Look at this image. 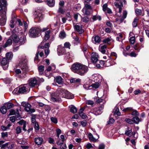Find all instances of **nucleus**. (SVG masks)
Listing matches in <instances>:
<instances>
[{"instance_id": "f3484780", "label": "nucleus", "mask_w": 149, "mask_h": 149, "mask_svg": "<svg viewBox=\"0 0 149 149\" xmlns=\"http://www.w3.org/2000/svg\"><path fill=\"white\" fill-rule=\"evenodd\" d=\"M125 134L130 136H132L133 134L132 129L131 128L127 127L125 131Z\"/></svg>"}, {"instance_id": "20e7f679", "label": "nucleus", "mask_w": 149, "mask_h": 149, "mask_svg": "<svg viewBox=\"0 0 149 149\" xmlns=\"http://www.w3.org/2000/svg\"><path fill=\"white\" fill-rule=\"evenodd\" d=\"M59 94H60V91H58L57 89L55 92L52 93L51 95V101L55 102L60 101V97L59 96Z\"/></svg>"}, {"instance_id": "a19ab883", "label": "nucleus", "mask_w": 149, "mask_h": 149, "mask_svg": "<svg viewBox=\"0 0 149 149\" xmlns=\"http://www.w3.org/2000/svg\"><path fill=\"white\" fill-rule=\"evenodd\" d=\"M135 12L137 15H140L142 13V11L141 9L136 8L135 10Z\"/></svg>"}, {"instance_id": "6e6552de", "label": "nucleus", "mask_w": 149, "mask_h": 149, "mask_svg": "<svg viewBox=\"0 0 149 149\" xmlns=\"http://www.w3.org/2000/svg\"><path fill=\"white\" fill-rule=\"evenodd\" d=\"M6 0H0V11L7 10Z\"/></svg>"}, {"instance_id": "b1692460", "label": "nucleus", "mask_w": 149, "mask_h": 149, "mask_svg": "<svg viewBox=\"0 0 149 149\" xmlns=\"http://www.w3.org/2000/svg\"><path fill=\"white\" fill-rule=\"evenodd\" d=\"M12 43V41L11 39H9L7 40L5 44L3 45V47L5 48L8 46L10 45Z\"/></svg>"}, {"instance_id": "bb28decb", "label": "nucleus", "mask_w": 149, "mask_h": 149, "mask_svg": "<svg viewBox=\"0 0 149 149\" xmlns=\"http://www.w3.org/2000/svg\"><path fill=\"white\" fill-rule=\"evenodd\" d=\"M31 121L32 123L35 124L37 122L36 121V115L35 114H31Z\"/></svg>"}, {"instance_id": "412c9836", "label": "nucleus", "mask_w": 149, "mask_h": 149, "mask_svg": "<svg viewBox=\"0 0 149 149\" xmlns=\"http://www.w3.org/2000/svg\"><path fill=\"white\" fill-rule=\"evenodd\" d=\"M57 144L60 146V148L61 149H66L67 147L65 144L61 142L60 141H58L57 142Z\"/></svg>"}, {"instance_id": "6ab92c4d", "label": "nucleus", "mask_w": 149, "mask_h": 149, "mask_svg": "<svg viewBox=\"0 0 149 149\" xmlns=\"http://www.w3.org/2000/svg\"><path fill=\"white\" fill-rule=\"evenodd\" d=\"M47 4L50 7H53L55 4L54 0H47L46 1Z\"/></svg>"}, {"instance_id": "58836bf2", "label": "nucleus", "mask_w": 149, "mask_h": 149, "mask_svg": "<svg viewBox=\"0 0 149 149\" xmlns=\"http://www.w3.org/2000/svg\"><path fill=\"white\" fill-rule=\"evenodd\" d=\"M70 46L71 45L69 42H66L64 43V46L63 47L64 48V49L65 48H67L70 49Z\"/></svg>"}, {"instance_id": "8fccbe9b", "label": "nucleus", "mask_w": 149, "mask_h": 149, "mask_svg": "<svg viewBox=\"0 0 149 149\" xmlns=\"http://www.w3.org/2000/svg\"><path fill=\"white\" fill-rule=\"evenodd\" d=\"M65 12V10L61 7H60L58 10V12L62 14H63Z\"/></svg>"}, {"instance_id": "de8ad7c7", "label": "nucleus", "mask_w": 149, "mask_h": 149, "mask_svg": "<svg viewBox=\"0 0 149 149\" xmlns=\"http://www.w3.org/2000/svg\"><path fill=\"white\" fill-rule=\"evenodd\" d=\"M67 17V19L69 21H71L72 20L71 16L70 15L69 12L67 13L66 15Z\"/></svg>"}, {"instance_id": "dca6fc26", "label": "nucleus", "mask_w": 149, "mask_h": 149, "mask_svg": "<svg viewBox=\"0 0 149 149\" xmlns=\"http://www.w3.org/2000/svg\"><path fill=\"white\" fill-rule=\"evenodd\" d=\"M97 138H94L92 134L90 133L88 134V137L90 140L93 142H95L97 141V139L99 138V136L98 135H97Z\"/></svg>"}, {"instance_id": "4468645a", "label": "nucleus", "mask_w": 149, "mask_h": 149, "mask_svg": "<svg viewBox=\"0 0 149 149\" xmlns=\"http://www.w3.org/2000/svg\"><path fill=\"white\" fill-rule=\"evenodd\" d=\"M58 91H59L60 94L61 93L62 97L65 98L64 95H67V94L68 93V91L65 90L62 88H59L58 89Z\"/></svg>"}, {"instance_id": "cd10ccee", "label": "nucleus", "mask_w": 149, "mask_h": 149, "mask_svg": "<svg viewBox=\"0 0 149 149\" xmlns=\"http://www.w3.org/2000/svg\"><path fill=\"white\" fill-rule=\"evenodd\" d=\"M139 18L138 17H136L132 23V25L133 27H136L137 26V23Z\"/></svg>"}, {"instance_id": "7ed1b4c3", "label": "nucleus", "mask_w": 149, "mask_h": 149, "mask_svg": "<svg viewBox=\"0 0 149 149\" xmlns=\"http://www.w3.org/2000/svg\"><path fill=\"white\" fill-rule=\"evenodd\" d=\"M6 10L0 11V25L2 26L4 25L6 23Z\"/></svg>"}, {"instance_id": "680f3d73", "label": "nucleus", "mask_w": 149, "mask_h": 149, "mask_svg": "<svg viewBox=\"0 0 149 149\" xmlns=\"http://www.w3.org/2000/svg\"><path fill=\"white\" fill-rule=\"evenodd\" d=\"M80 41V40L79 38H74V43L75 44H77Z\"/></svg>"}, {"instance_id": "1a4fd4ad", "label": "nucleus", "mask_w": 149, "mask_h": 149, "mask_svg": "<svg viewBox=\"0 0 149 149\" xmlns=\"http://www.w3.org/2000/svg\"><path fill=\"white\" fill-rule=\"evenodd\" d=\"M7 60L5 58L0 59V65L3 66L4 70H6L8 67V65L6 66L8 63Z\"/></svg>"}, {"instance_id": "a878e982", "label": "nucleus", "mask_w": 149, "mask_h": 149, "mask_svg": "<svg viewBox=\"0 0 149 149\" xmlns=\"http://www.w3.org/2000/svg\"><path fill=\"white\" fill-rule=\"evenodd\" d=\"M1 112L3 114H5L7 111V108L6 107V106H5L4 105L1 107L0 109Z\"/></svg>"}, {"instance_id": "13d9d810", "label": "nucleus", "mask_w": 149, "mask_h": 149, "mask_svg": "<svg viewBox=\"0 0 149 149\" xmlns=\"http://www.w3.org/2000/svg\"><path fill=\"white\" fill-rule=\"evenodd\" d=\"M8 143H7L3 145L0 146V149H5L6 147L8 145Z\"/></svg>"}, {"instance_id": "c756f323", "label": "nucleus", "mask_w": 149, "mask_h": 149, "mask_svg": "<svg viewBox=\"0 0 149 149\" xmlns=\"http://www.w3.org/2000/svg\"><path fill=\"white\" fill-rule=\"evenodd\" d=\"M45 67L44 65H40L38 67V70L40 74H42L44 71Z\"/></svg>"}, {"instance_id": "f03ea898", "label": "nucleus", "mask_w": 149, "mask_h": 149, "mask_svg": "<svg viewBox=\"0 0 149 149\" xmlns=\"http://www.w3.org/2000/svg\"><path fill=\"white\" fill-rule=\"evenodd\" d=\"M40 30L39 29L36 27H32L29 31V34L31 37L39 36Z\"/></svg>"}, {"instance_id": "a211bd4d", "label": "nucleus", "mask_w": 149, "mask_h": 149, "mask_svg": "<svg viewBox=\"0 0 149 149\" xmlns=\"http://www.w3.org/2000/svg\"><path fill=\"white\" fill-rule=\"evenodd\" d=\"M57 52L59 55L63 54H64L65 52L64 48L61 47L60 45H59L58 47Z\"/></svg>"}, {"instance_id": "e2e57ef3", "label": "nucleus", "mask_w": 149, "mask_h": 149, "mask_svg": "<svg viewBox=\"0 0 149 149\" xmlns=\"http://www.w3.org/2000/svg\"><path fill=\"white\" fill-rule=\"evenodd\" d=\"M133 110L132 109L131 107H128L125 108L123 110V111H128Z\"/></svg>"}, {"instance_id": "bf43d9fd", "label": "nucleus", "mask_w": 149, "mask_h": 149, "mask_svg": "<svg viewBox=\"0 0 149 149\" xmlns=\"http://www.w3.org/2000/svg\"><path fill=\"white\" fill-rule=\"evenodd\" d=\"M51 120L52 122L55 123H57V118H55L52 117L51 118Z\"/></svg>"}, {"instance_id": "c03bdc74", "label": "nucleus", "mask_w": 149, "mask_h": 149, "mask_svg": "<svg viewBox=\"0 0 149 149\" xmlns=\"http://www.w3.org/2000/svg\"><path fill=\"white\" fill-rule=\"evenodd\" d=\"M65 36L66 34L64 31L63 30L60 32L59 34V37H65Z\"/></svg>"}, {"instance_id": "473e14b6", "label": "nucleus", "mask_w": 149, "mask_h": 149, "mask_svg": "<svg viewBox=\"0 0 149 149\" xmlns=\"http://www.w3.org/2000/svg\"><path fill=\"white\" fill-rule=\"evenodd\" d=\"M4 106H6V107L7 108V109H9L13 107V104L12 103H8L5 104Z\"/></svg>"}, {"instance_id": "0e129e2a", "label": "nucleus", "mask_w": 149, "mask_h": 149, "mask_svg": "<svg viewBox=\"0 0 149 149\" xmlns=\"http://www.w3.org/2000/svg\"><path fill=\"white\" fill-rule=\"evenodd\" d=\"M26 123V122L23 120H22L17 122V123L21 125H23L24 123Z\"/></svg>"}, {"instance_id": "f704fd0d", "label": "nucleus", "mask_w": 149, "mask_h": 149, "mask_svg": "<svg viewBox=\"0 0 149 149\" xmlns=\"http://www.w3.org/2000/svg\"><path fill=\"white\" fill-rule=\"evenodd\" d=\"M51 33V31L50 30H48L46 31L44 33H45L44 37H50V34Z\"/></svg>"}, {"instance_id": "5fc2aeb1", "label": "nucleus", "mask_w": 149, "mask_h": 149, "mask_svg": "<svg viewBox=\"0 0 149 149\" xmlns=\"http://www.w3.org/2000/svg\"><path fill=\"white\" fill-rule=\"evenodd\" d=\"M110 40L111 39L109 38H107L103 40V42L104 43H107L108 44H110L109 42Z\"/></svg>"}, {"instance_id": "4be33fe9", "label": "nucleus", "mask_w": 149, "mask_h": 149, "mask_svg": "<svg viewBox=\"0 0 149 149\" xmlns=\"http://www.w3.org/2000/svg\"><path fill=\"white\" fill-rule=\"evenodd\" d=\"M74 28L75 30L79 32L80 33H81L84 32V30L81 29V27L79 25H76L74 26Z\"/></svg>"}, {"instance_id": "9b49d317", "label": "nucleus", "mask_w": 149, "mask_h": 149, "mask_svg": "<svg viewBox=\"0 0 149 149\" xmlns=\"http://www.w3.org/2000/svg\"><path fill=\"white\" fill-rule=\"evenodd\" d=\"M98 56L97 53L93 52L91 54V61L92 63H95L98 60Z\"/></svg>"}, {"instance_id": "3c124183", "label": "nucleus", "mask_w": 149, "mask_h": 149, "mask_svg": "<svg viewBox=\"0 0 149 149\" xmlns=\"http://www.w3.org/2000/svg\"><path fill=\"white\" fill-rule=\"evenodd\" d=\"M125 121H126L127 123L132 124L133 123V121L132 120L130 119L129 118H126L125 120Z\"/></svg>"}, {"instance_id": "f8f14e48", "label": "nucleus", "mask_w": 149, "mask_h": 149, "mask_svg": "<svg viewBox=\"0 0 149 149\" xmlns=\"http://www.w3.org/2000/svg\"><path fill=\"white\" fill-rule=\"evenodd\" d=\"M103 10L105 13L109 14H111L112 12L111 9L107 7V3L104 4L102 6Z\"/></svg>"}, {"instance_id": "864d4df0", "label": "nucleus", "mask_w": 149, "mask_h": 149, "mask_svg": "<svg viewBox=\"0 0 149 149\" xmlns=\"http://www.w3.org/2000/svg\"><path fill=\"white\" fill-rule=\"evenodd\" d=\"M114 122V120L112 118H111L109 119V120L107 121V124L110 125L113 124Z\"/></svg>"}, {"instance_id": "79ce46f5", "label": "nucleus", "mask_w": 149, "mask_h": 149, "mask_svg": "<svg viewBox=\"0 0 149 149\" xmlns=\"http://www.w3.org/2000/svg\"><path fill=\"white\" fill-rule=\"evenodd\" d=\"M83 21L85 23H87L89 21V18L87 16H85L84 17H82Z\"/></svg>"}, {"instance_id": "aec40b11", "label": "nucleus", "mask_w": 149, "mask_h": 149, "mask_svg": "<svg viewBox=\"0 0 149 149\" xmlns=\"http://www.w3.org/2000/svg\"><path fill=\"white\" fill-rule=\"evenodd\" d=\"M13 56V54L11 52H8L6 54V58L8 61L11 60Z\"/></svg>"}, {"instance_id": "7c9ffc66", "label": "nucleus", "mask_w": 149, "mask_h": 149, "mask_svg": "<svg viewBox=\"0 0 149 149\" xmlns=\"http://www.w3.org/2000/svg\"><path fill=\"white\" fill-rule=\"evenodd\" d=\"M132 119L133 122L136 124H138L139 122L141 121L137 116L133 118Z\"/></svg>"}, {"instance_id": "2f4dec72", "label": "nucleus", "mask_w": 149, "mask_h": 149, "mask_svg": "<svg viewBox=\"0 0 149 149\" xmlns=\"http://www.w3.org/2000/svg\"><path fill=\"white\" fill-rule=\"evenodd\" d=\"M101 40V39L100 38H93L92 39L93 42L95 44L100 43Z\"/></svg>"}, {"instance_id": "e433bc0d", "label": "nucleus", "mask_w": 149, "mask_h": 149, "mask_svg": "<svg viewBox=\"0 0 149 149\" xmlns=\"http://www.w3.org/2000/svg\"><path fill=\"white\" fill-rule=\"evenodd\" d=\"M80 79H76L75 78H72L70 80V82L71 83H74L80 82Z\"/></svg>"}, {"instance_id": "338daca9", "label": "nucleus", "mask_w": 149, "mask_h": 149, "mask_svg": "<svg viewBox=\"0 0 149 149\" xmlns=\"http://www.w3.org/2000/svg\"><path fill=\"white\" fill-rule=\"evenodd\" d=\"M114 113L115 114L117 115L118 116H119L120 115V113L119 111V109L118 108H117L116 109Z\"/></svg>"}, {"instance_id": "37998d69", "label": "nucleus", "mask_w": 149, "mask_h": 149, "mask_svg": "<svg viewBox=\"0 0 149 149\" xmlns=\"http://www.w3.org/2000/svg\"><path fill=\"white\" fill-rule=\"evenodd\" d=\"M92 87L93 88H94L95 89L99 87L100 86V84L99 83L96 82L94 84H93L91 85Z\"/></svg>"}, {"instance_id": "72a5a7b5", "label": "nucleus", "mask_w": 149, "mask_h": 149, "mask_svg": "<svg viewBox=\"0 0 149 149\" xmlns=\"http://www.w3.org/2000/svg\"><path fill=\"white\" fill-rule=\"evenodd\" d=\"M62 79L61 77H57L56 78L55 80L57 83L60 84L62 82Z\"/></svg>"}, {"instance_id": "c9c22d12", "label": "nucleus", "mask_w": 149, "mask_h": 149, "mask_svg": "<svg viewBox=\"0 0 149 149\" xmlns=\"http://www.w3.org/2000/svg\"><path fill=\"white\" fill-rule=\"evenodd\" d=\"M70 111L73 113H75L77 112V110L75 107L72 106L70 108Z\"/></svg>"}, {"instance_id": "393cba45", "label": "nucleus", "mask_w": 149, "mask_h": 149, "mask_svg": "<svg viewBox=\"0 0 149 149\" xmlns=\"http://www.w3.org/2000/svg\"><path fill=\"white\" fill-rule=\"evenodd\" d=\"M64 96L65 98L68 99H72L74 98V95L69 93L68 91V93L67 94V95H64Z\"/></svg>"}, {"instance_id": "6e6d98bb", "label": "nucleus", "mask_w": 149, "mask_h": 149, "mask_svg": "<svg viewBox=\"0 0 149 149\" xmlns=\"http://www.w3.org/2000/svg\"><path fill=\"white\" fill-rule=\"evenodd\" d=\"M34 128L36 130H38L40 129V127L38 122L35 123L34 124Z\"/></svg>"}, {"instance_id": "39448f33", "label": "nucleus", "mask_w": 149, "mask_h": 149, "mask_svg": "<svg viewBox=\"0 0 149 149\" xmlns=\"http://www.w3.org/2000/svg\"><path fill=\"white\" fill-rule=\"evenodd\" d=\"M21 105L24 107L25 111L30 113H33L35 111L34 109H31V105L28 103L23 102L22 103Z\"/></svg>"}, {"instance_id": "9d476101", "label": "nucleus", "mask_w": 149, "mask_h": 149, "mask_svg": "<svg viewBox=\"0 0 149 149\" xmlns=\"http://www.w3.org/2000/svg\"><path fill=\"white\" fill-rule=\"evenodd\" d=\"M28 87L27 85L23 86H20L19 88L18 92L21 94H23L26 93L28 90Z\"/></svg>"}, {"instance_id": "0eeeda50", "label": "nucleus", "mask_w": 149, "mask_h": 149, "mask_svg": "<svg viewBox=\"0 0 149 149\" xmlns=\"http://www.w3.org/2000/svg\"><path fill=\"white\" fill-rule=\"evenodd\" d=\"M104 107L101 105L100 107L94 108L93 113L96 115H98L101 114L103 111Z\"/></svg>"}, {"instance_id": "2eb2a0df", "label": "nucleus", "mask_w": 149, "mask_h": 149, "mask_svg": "<svg viewBox=\"0 0 149 149\" xmlns=\"http://www.w3.org/2000/svg\"><path fill=\"white\" fill-rule=\"evenodd\" d=\"M43 141V139L41 137H36L34 139L35 143L38 145H41Z\"/></svg>"}, {"instance_id": "69168bd1", "label": "nucleus", "mask_w": 149, "mask_h": 149, "mask_svg": "<svg viewBox=\"0 0 149 149\" xmlns=\"http://www.w3.org/2000/svg\"><path fill=\"white\" fill-rule=\"evenodd\" d=\"M86 148L88 149H90L93 148L92 145L90 143H88L86 146Z\"/></svg>"}, {"instance_id": "052dcab7", "label": "nucleus", "mask_w": 149, "mask_h": 149, "mask_svg": "<svg viewBox=\"0 0 149 149\" xmlns=\"http://www.w3.org/2000/svg\"><path fill=\"white\" fill-rule=\"evenodd\" d=\"M81 124L83 127H84L86 126L87 124V122L86 120H84L81 122Z\"/></svg>"}, {"instance_id": "f257e3e1", "label": "nucleus", "mask_w": 149, "mask_h": 149, "mask_svg": "<svg viewBox=\"0 0 149 149\" xmlns=\"http://www.w3.org/2000/svg\"><path fill=\"white\" fill-rule=\"evenodd\" d=\"M70 68L74 72L82 76L84 75L89 70L87 66L78 63H74Z\"/></svg>"}, {"instance_id": "09e8293b", "label": "nucleus", "mask_w": 149, "mask_h": 149, "mask_svg": "<svg viewBox=\"0 0 149 149\" xmlns=\"http://www.w3.org/2000/svg\"><path fill=\"white\" fill-rule=\"evenodd\" d=\"M44 108L46 111H49L51 109V108L49 106L47 105H44Z\"/></svg>"}, {"instance_id": "4d7b16f0", "label": "nucleus", "mask_w": 149, "mask_h": 149, "mask_svg": "<svg viewBox=\"0 0 149 149\" xmlns=\"http://www.w3.org/2000/svg\"><path fill=\"white\" fill-rule=\"evenodd\" d=\"M114 4L115 6L117 8H122V7L123 6V5L122 4L121 5H120L119 3L118 2H115L114 3Z\"/></svg>"}, {"instance_id": "4c0bfd02", "label": "nucleus", "mask_w": 149, "mask_h": 149, "mask_svg": "<svg viewBox=\"0 0 149 149\" xmlns=\"http://www.w3.org/2000/svg\"><path fill=\"white\" fill-rule=\"evenodd\" d=\"M39 53V51H38L36 53V56L34 58V61L36 62V63H38L39 61V60L38 59V55Z\"/></svg>"}, {"instance_id": "c85d7f7f", "label": "nucleus", "mask_w": 149, "mask_h": 149, "mask_svg": "<svg viewBox=\"0 0 149 149\" xmlns=\"http://www.w3.org/2000/svg\"><path fill=\"white\" fill-rule=\"evenodd\" d=\"M43 16L42 14L40 13H39L35 17V19H37L39 21H40L41 20Z\"/></svg>"}, {"instance_id": "603ef678", "label": "nucleus", "mask_w": 149, "mask_h": 149, "mask_svg": "<svg viewBox=\"0 0 149 149\" xmlns=\"http://www.w3.org/2000/svg\"><path fill=\"white\" fill-rule=\"evenodd\" d=\"M22 129L21 127L19 126H18L16 128V133L19 134L21 132Z\"/></svg>"}, {"instance_id": "a18cd8bd", "label": "nucleus", "mask_w": 149, "mask_h": 149, "mask_svg": "<svg viewBox=\"0 0 149 149\" xmlns=\"http://www.w3.org/2000/svg\"><path fill=\"white\" fill-rule=\"evenodd\" d=\"M10 37H17L16 32L15 29H13L12 32V35Z\"/></svg>"}, {"instance_id": "423d86ee", "label": "nucleus", "mask_w": 149, "mask_h": 149, "mask_svg": "<svg viewBox=\"0 0 149 149\" xmlns=\"http://www.w3.org/2000/svg\"><path fill=\"white\" fill-rule=\"evenodd\" d=\"M19 66L22 71V72L25 73L29 70L28 68L27 65L26 61L21 62L19 64Z\"/></svg>"}, {"instance_id": "5701e85b", "label": "nucleus", "mask_w": 149, "mask_h": 149, "mask_svg": "<svg viewBox=\"0 0 149 149\" xmlns=\"http://www.w3.org/2000/svg\"><path fill=\"white\" fill-rule=\"evenodd\" d=\"M107 47V45H105L99 48V50L102 53L104 54L106 52L105 49Z\"/></svg>"}, {"instance_id": "49530a36", "label": "nucleus", "mask_w": 149, "mask_h": 149, "mask_svg": "<svg viewBox=\"0 0 149 149\" xmlns=\"http://www.w3.org/2000/svg\"><path fill=\"white\" fill-rule=\"evenodd\" d=\"M131 114L132 115L135 116H138L139 115V113L136 110H134L133 111Z\"/></svg>"}, {"instance_id": "ea45409f", "label": "nucleus", "mask_w": 149, "mask_h": 149, "mask_svg": "<svg viewBox=\"0 0 149 149\" xmlns=\"http://www.w3.org/2000/svg\"><path fill=\"white\" fill-rule=\"evenodd\" d=\"M88 3H85V2L84 5L85 7L86 8V9H90V10H92L93 8L89 4H88Z\"/></svg>"}, {"instance_id": "774afa93", "label": "nucleus", "mask_w": 149, "mask_h": 149, "mask_svg": "<svg viewBox=\"0 0 149 149\" xmlns=\"http://www.w3.org/2000/svg\"><path fill=\"white\" fill-rule=\"evenodd\" d=\"M129 41L131 44H133L135 42V38H130Z\"/></svg>"}, {"instance_id": "ddd939ff", "label": "nucleus", "mask_w": 149, "mask_h": 149, "mask_svg": "<svg viewBox=\"0 0 149 149\" xmlns=\"http://www.w3.org/2000/svg\"><path fill=\"white\" fill-rule=\"evenodd\" d=\"M37 84V81L36 79L35 78H31L29 80V84L31 87H34Z\"/></svg>"}]
</instances>
